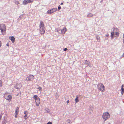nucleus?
I'll use <instances>...</instances> for the list:
<instances>
[{"mask_svg": "<svg viewBox=\"0 0 124 124\" xmlns=\"http://www.w3.org/2000/svg\"><path fill=\"white\" fill-rule=\"evenodd\" d=\"M6 26L5 24H0V29L2 34L4 35L6 33Z\"/></svg>", "mask_w": 124, "mask_h": 124, "instance_id": "obj_1", "label": "nucleus"}, {"mask_svg": "<svg viewBox=\"0 0 124 124\" xmlns=\"http://www.w3.org/2000/svg\"><path fill=\"white\" fill-rule=\"evenodd\" d=\"M98 89L100 91L104 92L105 90V87L103 84L101 83H99L97 85Z\"/></svg>", "mask_w": 124, "mask_h": 124, "instance_id": "obj_2", "label": "nucleus"}, {"mask_svg": "<svg viewBox=\"0 0 124 124\" xmlns=\"http://www.w3.org/2000/svg\"><path fill=\"white\" fill-rule=\"evenodd\" d=\"M102 117L103 119L105 121L110 117V114L108 112H105L103 113Z\"/></svg>", "mask_w": 124, "mask_h": 124, "instance_id": "obj_3", "label": "nucleus"}, {"mask_svg": "<svg viewBox=\"0 0 124 124\" xmlns=\"http://www.w3.org/2000/svg\"><path fill=\"white\" fill-rule=\"evenodd\" d=\"M4 98L5 99L8 100L9 102H10L11 101L12 97L11 95H8L6 94L4 95Z\"/></svg>", "mask_w": 124, "mask_h": 124, "instance_id": "obj_4", "label": "nucleus"}, {"mask_svg": "<svg viewBox=\"0 0 124 124\" xmlns=\"http://www.w3.org/2000/svg\"><path fill=\"white\" fill-rule=\"evenodd\" d=\"M45 27L39 28V30L40 33L41 34H44L45 32Z\"/></svg>", "mask_w": 124, "mask_h": 124, "instance_id": "obj_5", "label": "nucleus"}, {"mask_svg": "<svg viewBox=\"0 0 124 124\" xmlns=\"http://www.w3.org/2000/svg\"><path fill=\"white\" fill-rule=\"evenodd\" d=\"M57 8H53L50 10H49L47 12V13L48 14H50L54 12L57 11Z\"/></svg>", "mask_w": 124, "mask_h": 124, "instance_id": "obj_6", "label": "nucleus"}, {"mask_svg": "<svg viewBox=\"0 0 124 124\" xmlns=\"http://www.w3.org/2000/svg\"><path fill=\"white\" fill-rule=\"evenodd\" d=\"M27 78L28 79V81H31L34 79V77L33 75H31L27 77Z\"/></svg>", "mask_w": 124, "mask_h": 124, "instance_id": "obj_7", "label": "nucleus"}, {"mask_svg": "<svg viewBox=\"0 0 124 124\" xmlns=\"http://www.w3.org/2000/svg\"><path fill=\"white\" fill-rule=\"evenodd\" d=\"M35 102L36 103V105L37 106H39L40 103V98L38 99L35 100Z\"/></svg>", "mask_w": 124, "mask_h": 124, "instance_id": "obj_8", "label": "nucleus"}, {"mask_svg": "<svg viewBox=\"0 0 124 124\" xmlns=\"http://www.w3.org/2000/svg\"><path fill=\"white\" fill-rule=\"evenodd\" d=\"M44 27H45V25L43 21H41L39 25V28Z\"/></svg>", "mask_w": 124, "mask_h": 124, "instance_id": "obj_9", "label": "nucleus"}, {"mask_svg": "<svg viewBox=\"0 0 124 124\" xmlns=\"http://www.w3.org/2000/svg\"><path fill=\"white\" fill-rule=\"evenodd\" d=\"M67 31V29L66 27H64L63 29L61 30V33H62L64 34Z\"/></svg>", "mask_w": 124, "mask_h": 124, "instance_id": "obj_10", "label": "nucleus"}, {"mask_svg": "<svg viewBox=\"0 0 124 124\" xmlns=\"http://www.w3.org/2000/svg\"><path fill=\"white\" fill-rule=\"evenodd\" d=\"M9 39H10L11 40L13 43L15 41V38L13 36L10 37H9Z\"/></svg>", "mask_w": 124, "mask_h": 124, "instance_id": "obj_11", "label": "nucleus"}, {"mask_svg": "<svg viewBox=\"0 0 124 124\" xmlns=\"http://www.w3.org/2000/svg\"><path fill=\"white\" fill-rule=\"evenodd\" d=\"M33 98L35 101L38 99H39V98L38 97L37 95H34L33 96Z\"/></svg>", "mask_w": 124, "mask_h": 124, "instance_id": "obj_12", "label": "nucleus"}, {"mask_svg": "<svg viewBox=\"0 0 124 124\" xmlns=\"http://www.w3.org/2000/svg\"><path fill=\"white\" fill-rule=\"evenodd\" d=\"M28 3V2L27 1V0H24L23 2V5H26Z\"/></svg>", "mask_w": 124, "mask_h": 124, "instance_id": "obj_13", "label": "nucleus"}, {"mask_svg": "<svg viewBox=\"0 0 124 124\" xmlns=\"http://www.w3.org/2000/svg\"><path fill=\"white\" fill-rule=\"evenodd\" d=\"M114 32H111V37L112 39L114 38Z\"/></svg>", "mask_w": 124, "mask_h": 124, "instance_id": "obj_14", "label": "nucleus"}, {"mask_svg": "<svg viewBox=\"0 0 124 124\" xmlns=\"http://www.w3.org/2000/svg\"><path fill=\"white\" fill-rule=\"evenodd\" d=\"M93 16V15L91 13H89L87 16V17H92Z\"/></svg>", "mask_w": 124, "mask_h": 124, "instance_id": "obj_15", "label": "nucleus"}, {"mask_svg": "<svg viewBox=\"0 0 124 124\" xmlns=\"http://www.w3.org/2000/svg\"><path fill=\"white\" fill-rule=\"evenodd\" d=\"M116 36H115V37H117L118 36H119V33L118 32H116L115 33Z\"/></svg>", "mask_w": 124, "mask_h": 124, "instance_id": "obj_16", "label": "nucleus"}, {"mask_svg": "<svg viewBox=\"0 0 124 124\" xmlns=\"http://www.w3.org/2000/svg\"><path fill=\"white\" fill-rule=\"evenodd\" d=\"M75 101H76V103H77L78 102L79 100H78V96H77V97H76V98L75 99Z\"/></svg>", "mask_w": 124, "mask_h": 124, "instance_id": "obj_17", "label": "nucleus"}, {"mask_svg": "<svg viewBox=\"0 0 124 124\" xmlns=\"http://www.w3.org/2000/svg\"><path fill=\"white\" fill-rule=\"evenodd\" d=\"M3 85V82L2 81L0 80V87H2Z\"/></svg>", "mask_w": 124, "mask_h": 124, "instance_id": "obj_18", "label": "nucleus"}, {"mask_svg": "<svg viewBox=\"0 0 124 124\" xmlns=\"http://www.w3.org/2000/svg\"><path fill=\"white\" fill-rule=\"evenodd\" d=\"M27 1L28 2V3H32L33 2V0H27Z\"/></svg>", "mask_w": 124, "mask_h": 124, "instance_id": "obj_19", "label": "nucleus"}, {"mask_svg": "<svg viewBox=\"0 0 124 124\" xmlns=\"http://www.w3.org/2000/svg\"><path fill=\"white\" fill-rule=\"evenodd\" d=\"M18 113L16 112L15 113V117L16 118H17V114Z\"/></svg>", "mask_w": 124, "mask_h": 124, "instance_id": "obj_20", "label": "nucleus"}, {"mask_svg": "<svg viewBox=\"0 0 124 124\" xmlns=\"http://www.w3.org/2000/svg\"><path fill=\"white\" fill-rule=\"evenodd\" d=\"M18 110H19V108L18 107H17L16 110L15 112L18 113V112H19Z\"/></svg>", "mask_w": 124, "mask_h": 124, "instance_id": "obj_21", "label": "nucleus"}, {"mask_svg": "<svg viewBox=\"0 0 124 124\" xmlns=\"http://www.w3.org/2000/svg\"><path fill=\"white\" fill-rule=\"evenodd\" d=\"M124 89H121V93L122 94H123L124 92Z\"/></svg>", "mask_w": 124, "mask_h": 124, "instance_id": "obj_22", "label": "nucleus"}, {"mask_svg": "<svg viewBox=\"0 0 124 124\" xmlns=\"http://www.w3.org/2000/svg\"><path fill=\"white\" fill-rule=\"evenodd\" d=\"M24 119L25 120L27 119V118H28V117L27 116V115H25V116H24Z\"/></svg>", "mask_w": 124, "mask_h": 124, "instance_id": "obj_23", "label": "nucleus"}, {"mask_svg": "<svg viewBox=\"0 0 124 124\" xmlns=\"http://www.w3.org/2000/svg\"><path fill=\"white\" fill-rule=\"evenodd\" d=\"M38 89H39V90L40 91H41L42 90V88L41 87H39V88H38Z\"/></svg>", "mask_w": 124, "mask_h": 124, "instance_id": "obj_24", "label": "nucleus"}, {"mask_svg": "<svg viewBox=\"0 0 124 124\" xmlns=\"http://www.w3.org/2000/svg\"><path fill=\"white\" fill-rule=\"evenodd\" d=\"M58 8L59 10L61 8V7L60 6H58Z\"/></svg>", "mask_w": 124, "mask_h": 124, "instance_id": "obj_25", "label": "nucleus"}, {"mask_svg": "<svg viewBox=\"0 0 124 124\" xmlns=\"http://www.w3.org/2000/svg\"><path fill=\"white\" fill-rule=\"evenodd\" d=\"M47 124H52V122H49L48 123H47Z\"/></svg>", "mask_w": 124, "mask_h": 124, "instance_id": "obj_26", "label": "nucleus"}, {"mask_svg": "<svg viewBox=\"0 0 124 124\" xmlns=\"http://www.w3.org/2000/svg\"><path fill=\"white\" fill-rule=\"evenodd\" d=\"M27 112L26 111H24V114H25V115H27V114L26 113Z\"/></svg>", "mask_w": 124, "mask_h": 124, "instance_id": "obj_27", "label": "nucleus"}, {"mask_svg": "<svg viewBox=\"0 0 124 124\" xmlns=\"http://www.w3.org/2000/svg\"><path fill=\"white\" fill-rule=\"evenodd\" d=\"M123 87H124V85H122L121 89H124L123 88Z\"/></svg>", "mask_w": 124, "mask_h": 124, "instance_id": "obj_28", "label": "nucleus"}, {"mask_svg": "<svg viewBox=\"0 0 124 124\" xmlns=\"http://www.w3.org/2000/svg\"><path fill=\"white\" fill-rule=\"evenodd\" d=\"M67 50V48H65L63 50L64 51H65Z\"/></svg>", "mask_w": 124, "mask_h": 124, "instance_id": "obj_29", "label": "nucleus"}, {"mask_svg": "<svg viewBox=\"0 0 124 124\" xmlns=\"http://www.w3.org/2000/svg\"><path fill=\"white\" fill-rule=\"evenodd\" d=\"M70 101L69 100H68L67 101V104H68V103H69Z\"/></svg>", "mask_w": 124, "mask_h": 124, "instance_id": "obj_30", "label": "nucleus"}, {"mask_svg": "<svg viewBox=\"0 0 124 124\" xmlns=\"http://www.w3.org/2000/svg\"><path fill=\"white\" fill-rule=\"evenodd\" d=\"M1 41H0V47L1 46Z\"/></svg>", "mask_w": 124, "mask_h": 124, "instance_id": "obj_31", "label": "nucleus"}, {"mask_svg": "<svg viewBox=\"0 0 124 124\" xmlns=\"http://www.w3.org/2000/svg\"><path fill=\"white\" fill-rule=\"evenodd\" d=\"M106 36L107 37H108L109 36V34L108 33L106 35Z\"/></svg>", "mask_w": 124, "mask_h": 124, "instance_id": "obj_32", "label": "nucleus"}, {"mask_svg": "<svg viewBox=\"0 0 124 124\" xmlns=\"http://www.w3.org/2000/svg\"><path fill=\"white\" fill-rule=\"evenodd\" d=\"M122 57H124V53H123V54L122 55Z\"/></svg>", "mask_w": 124, "mask_h": 124, "instance_id": "obj_33", "label": "nucleus"}, {"mask_svg": "<svg viewBox=\"0 0 124 124\" xmlns=\"http://www.w3.org/2000/svg\"><path fill=\"white\" fill-rule=\"evenodd\" d=\"M7 46H9V44L8 43H7Z\"/></svg>", "mask_w": 124, "mask_h": 124, "instance_id": "obj_34", "label": "nucleus"}, {"mask_svg": "<svg viewBox=\"0 0 124 124\" xmlns=\"http://www.w3.org/2000/svg\"><path fill=\"white\" fill-rule=\"evenodd\" d=\"M17 2V4H19V2Z\"/></svg>", "mask_w": 124, "mask_h": 124, "instance_id": "obj_35", "label": "nucleus"}, {"mask_svg": "<svg viewBox=\"0 0 124 124\" xmlns=\"http://www.w3.org/2000/svg\"><path fill=\"white\" fill-rule=\"evenodd\" d=\"M123 42L124 43V38H123Z\"/></svg>", "mask_w": 124, "mask_h": 124, "instance_id": "obj_36", "label": "nucleus"}, {"mask_svg": "<svg viewBox=\"0 0 124 124\" xmlns=\"http://www.w3.org/2000/svg\"><path fill=\"white\" fill-rule=\"evenodd\" d=\"M18 85H18V84H17L16 85V86L17 87V86H18Z\"/></svg>", "mask_w": 124, "mask_h": 124, "instance_id": "obj_37", "label": "nucleus"}, {"mask_svg": "<svg viewBox=\"0 0 124 124\" xmlns=\"http://www.w3.org/2000/svg\"><path fill=\"white\" fill-rule=\"evenodd\" d=\"M19 88H20V87H17V89H19Z\"/></svg>", "mask_w": 124, "mask_h": 124, "instance_id": "obj_38", "label": "nucleus"}, {"mask_svg": "<svg viewBox=\"0 0 124 124\" xmlns=\"http://www.w3.org/2000/svg\"><path fill=\"white\" fill-rule=\"evenodd\" d=\"M63 4V3H62L61 4V5H62Z\"/></svg>", "mask_w": 124, "mask_h": 124, "instance_id": "obj_39", "label": "nucleus"}, {"mask_svg": "<svg viewBox=\"0 0 124 124\" xmlns=\"http://www.w3.org/2000/svg\"><path fill=\"white\" fill-rule=\"evenodd\" d=\"M85 62H88L87 61V60H85Z\"/></svg>", "mask_w": 124, "mask_h": 124, "instance_id": "obj_40", "label": "nucleus"}]
</instances>
